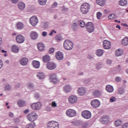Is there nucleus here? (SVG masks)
Returning <instances> with one entry per match:
<instances>
[{
    "label": "nucleus",
    "mask_w": 128,
    "mask_h": 128,
    "mask_svg": "<svg viewBox=\"0 0 128 128\" xmlns=\"http://www.w3.org/2000/svg\"><path fill=\"white\" fill-rule=\"evenodd\" d=\"M58 2H54L53 4L52 5V8H56V6H58Z\"/></svg>",
    "instance_id": "49"
},
{
    "label": "nucleus",
    "mask_w": 128,
    "mask_h": 128,
    "mask_svg": "<svg viewBox=\"0 0 128 128\" xmlns=\"http://www.w3.org/2000/svg\"><path fill=\"white\" fill-rule=\"evenodd\" d=\"M79 24L81 28H84V26H86V23L84 21H80L79 23Z\"/></svg>",
    "instance_id": "48"
},
{
    "label": "nucleus",
    "mask_w": 128,
    "mask_h": 128,
    "mask_svg": "<svg viewBox=\"0 0 128 128\" xmlns=\"http://www.w3.org/2000/svg\"><path fill=\"white\" fill-rule=\"evenodd\" d=\"M30 38L32 40H36L38 36V34L36 33V32H32L30 34Z\"/></svg>",
    "instance_id": "22"
},
{
    "label": "nucleus",
    "mask_w": 128,
    "mask_h": 128,
    "mask_svg": "<svg viewBox=\"0 0 128 128\" xmlns=\"http://www.w3.org/2000/svg\"><path fill=\"white\" fill-rule=\"evenodd\" d=\"M86 92V89L84 87H80L78 88V94L79 96H84Z\"/></svg>",
    "instance_id": "17"
},
{
    "label": "nucleus",
    "mask_w": 128,
    "mask_h": 128,
    "mask_svg": "<svg viewBox=\"0 0 128 128\" xmlns=\"http://www.w3.org/2000/svg\"><path fill=\"white\" fill-rule=\"evenodd\" d=\"M86 28L88 32L90 34L94 32V26L92 22H88L86 25Z\"/></svg>",
    "instance_id": "4"
},
{
    "label": "nucleus",
    "mask_w": 128,
    "mask_h": 128,
    "mask_svg": "<svg viewBox=\"0 0 128 128\" xmlns=\"http://www.w3.org/2000/svg\"><path fill=\"white\" fill-rule=\"evenodd\" d=\"M4 66V64L2 63V61L1 60H0V70Z\"/></svg>",
    "instance_id": "62"
},
{
    "label": "nucleus",
    "mask_w": 128,
    "mask_h": 128,
    "mask_svg": "<svg viewBox=\"0 0 128 128\" xmlns=\"http://www.w3.org/2000/svg\"><path fill=\"white\" fill-rule=\"evenodd\" d=\"M87 58H88V60H92V58H94V56H92V54H89Z\"/></svg>",
    "instance_id": "56"
},
{
    "label": "nucleus",
    "mask_w": 128,
    "mask_h": 128,
    "mask_svg": "<svg viewBox=\"0 0 128 128\" xmlns=\"http://www.w3.org/2000/svg\"><path fill=\"white\" fill-rule=\"evenodd\" d=\"M28 59L26 58H23L20 60V64L22 66H26V64H28Z\"/></svg>",
    "instance_id": "21"
},
{
    "label": "nucleus",
    "mask_w": 128,
    "mask_h": 128,
    "mask_svg": "<svg viewBox=\"0 0 128 128\" xmlns=\"http://www.w3.org/2000/svg\"><path fill=\"white\" fill-rule=\"evenodd\" d=\"M8 116H10V118H14V114H12V112H9Z\"/></svg>",
    "instance_id": "63"
},
{
    "label": "nucleus",
    "mask_w": 128,
    "mask_h": 128,
    "mask_svg": "<svg viewBox=\"0 0 128 128\" xmlns=\"http://www.w3.org/2000/svg\"><path fill=\"white\" fill-rule=\"evenodd\" d=\"M18 8L20 10H24L26 8V4L24 2H19L18 3Z\"/></svg>",
    "instance_id": "23"
},
{
    "label": "nucleus",
    "mask_w": 128,
    "mask_h": 128,
    "mask_svg": "<svg viewBox=\"0 0 128 128\" xmlns=\"http://www.w3.org/2000/svg\"><path fill=\"white\" fill-rule=\"evenodd\" d=\"M122 44L123 46H128V37H126L122 40Z\"/></svg>",
    "instance_id": "34"
},
{
    "label": "nucleus",
    "mask_w": 128,
    "mask_h": 128,
    "mask_svg": "<svg viewBox=\"0 0 128 128\" xmlns=\"http://www.w3.org/2000/svg\"><path fill=\"white\" fill-rule=\"evenodd\" d=\"M116 98L114 96H112L110 98V102H116Z\"/></svg>",
    "instance_id": "50"
},
{
    "label": "nucleus",
    "mask_w": 128,
    "mask_h": 128,
    "mask_svg": "<svg viewBox=\"0 0 128 128\" xmlns=\"http://www.w3.org/2000/svg\"><path fill=\"white\" fill-rule=\"evenodd\" d=\"M42 60L44 62H48L50 60V55H46L42 57Z\"/></svg>",
    "instance_id": "29"
},
{
    "label": "nucleus",
    "mask_w": 128,
    "mask_h": 128,
    "mask_svg": "<svg viewBox=\"0 0 128 128\" xmlns=\"http://www.w3.org/2000/svg\"><path fill=\"white\" fill-rule=\"evenodd\" d=\"M102 94V92L100 90H94L92 92V96H94V98H100Z\"/></svg>",
    "instance_id": "15"
},
{
    "label": "nucleus",
    "mask_w": 128,
    "mask_h": 128,
    "mask_svg": "<svg viewBox=\"0 0 128 128\" xmlns=\"http://www.w3.org/2000/svg\"><path fill=\"white\" fill-rule=\"evenodd\" d=\"M42 36L46 37V36H48V32H42Z\"/></svg>",
    "instance_id": "60"
},
{
    "label": "nucleus",
    "mask_w": 128,
    "mask_h": 128,
    "mask_svg": "<svg viewBox=\"0 0 128 128\" xmlns=\"http://www.w3.org/2000/svg\"><path fill=\"white\" fill-rule=\"evenodd\" d=\"M50 78L52 82H54V84H56L58 82V78H56V74H54L50 76Z\"/></svg>",
    "instance_id": "19"
},
{
    "label": "nucleus",
    "mask_w": 128,
    "mask_h": 128,
    "mask_svg": "<svg viewBox=\"0 0 128 128\" xmlns=\"http://www.w3.org/2000/svg\"><path fill=\"white\" fill-rule=\"evenodd\" d=\"M54 48H51L48 50L49 54H54Z\"/></svg>",
    "instance_id": "52"
},
{
    "label": "nucleus",
    "mask_w": 128,
    "mask_h": 128,
    "mask_svg": "<svg viewBox=\"0 0 128 128\" xmlns=\"http://www.w3.org/2000/svg\"><path fill=\"white\" fill-rule=\"evenodd\" d=\"M12 50L13 52H18V50H20V49H18V47L16 46H13Z\"/></svg>",
    "instance_id": "39"
},
{
    "label": "nucleus",
    "mask_w": 128,
    "mask_h": 128,
    "mask_svg": "<svg viewBox=\"0 0 128 128\" xmlns=\"http://www.w3.org/2000/svg\"><path fill=\"white\" fill-rule=\"evenodd\" d=\"M106 64L110 65V64H112V60H110V59H108L106 60Z\"/></svg>",
    "instance_id": "51"
},
{
    "label": "nucleus",
    "mask_w": 128,
    "mask_h": 128,
    "mask_svg": "<svg viewBox=\"0 0 128 128\" xmlns=\"http://www.w3.org/2000/svg\"><path fill=\"white\" fill-rule=\"evenodd\" d=\"M36 76L39 78V80H42L44 78V74L42 72H39Z\"/></svg>",
    "instance_id": "36"
},
{
    "label": "nucleus",
    "mask_w": 128,
    "mask_h": 128,
    "mask_svg": "<svg viewBox=\"0 0 128 128\" xmlns=\"http://www.w3.org/2000/svg\"><path fill=\"white\" fill-rule=\"evenodd\" d=\"M16 40L18 44H22L24 42V37L21 34L18 35L16 36Z\"/></svg>",
    "instance_id": "16"
},
{
    "label": "nucleus",
    "mask_w": 128,
    "mask_h": 128,
    "mask_svg": "<svg viewBox=\"0 0 128 128\" xmlns=\"http://www.w3.org/2000/svg\"><path fill=\"white\" fill-rule=\"evenodd\" d=\"M56 68V64L54 62H48L46 64V68L48 70H54Z\"/></svg>",
    "instance_id": "11"
},
{
    "label": "nucleus",
    "mask_w": 128,
    "mask_h": 128,
    "mask_svg": "<svg viewBox=\"0 0 128 128\" xmlns=\"http://www.w3.org/2000/svg\"><path fill=\"white\" fill-rule=\"evenodd\" d=\"M55 38L56 40L60 42V40H62V37L60 35H57L56 36Z\"/></svg>",
    "instance_id": "46"
},
{
    "label": "nucleus",
    "mask_w": 128,
    "mask_h": 128,
    "mask_svg": "<svg viewBox=\"0 0 128 128\" xmlns=\"http://www.w3.org/2000/svg\"><path fill=\"white\" fill-rule=\"evenodd\" d=\"M124 54L122 50L119 48L116 51L115 54L116 56H120Z\"/></svg>",
    "instance_id": "25"
},
{
    "label": "nucleus",
    "mask_w": 128,
    "mask_h": 128,
    "mask_svg": "<svg viewBox=\"0 0 128 128\" xmlns=\"http://www.w3.org/2000/svg\"><path fill=\"white\" fill-rule=\"evenodd\" d=\"M66 114L70 118H74L76 116V112L73 109H69L66 111Z\"/></svg>",
    "instance_id": "8"
},
{
    "label": "nucleus",
    "mask_w": 128,
    "mask_h": 128,
    "mask_svg": "<svg viewBox=\"0 0 128 128\" xmlns=\"http://www.w3.org/2000/svg\"><path fill=\"white\" fill-rule=\"evenodd\" d=\"M71 123L73 126H80L81 124L80 121L78 120H74Z\"/></svg>",
    "instance_id": "28"
},
{
    "label": "nucleus",
    "mask_w": 128,
    "mask_h": 128,
    "mask_svg": "<svg viewBox=\"0 0 128 128\" xmlns=\"http://www.w3.org/2000/svg\"><path fill=\"white\" fill-rule=\"evenodd\" d=\"M96 2L100 6H104L106 4V0H96Z\"/></svg>",
    "instance_id": "26"
},
{
    "label": "nucleus",
    "mask_w": 128,
    "mask_h": 128,
    "mask_svg": "<svg viewBox=\"0 0 128 128\" xmlns=\"http://www.w3.org/2000/svg\"><path fill=\"white\" fill-rule=\"evenodd\" d=\"M112 46L110 42L108 40H104L103 41V46L105 50H110V48Z\"/></svg>",
    "instance_id": "14"
},
{
    "label": "nucleus",
    "mask_w": 128,
    "mask_h": 128,
    "mask_svg": "<svg viewBox=\"0 0 128 128\" xmlns=\"http://www.w3.org/2000/svg\"><path fill=\"white\" fill-rule=\"evenodd\" d=\"M32 64H33V66L35 68H40V62L36 61V60L32 61Z\"/></svg>",
    "instance_id": "27"
},
{
    "label": "nucleus",
    "mask_w": 128,
    "mask_h": 128,
    "mask_svg": "<svg viewBox=\"0 0 128 128\" xmlns=\"http://www.w3.org/2000/svg\"><path fill=\"white\" fill-rule=\"evenodd\" d=\"M121 70L122 69L120 68V65H118V67L116 68V72H120Z\"/></svg>",
    "instance_id": "58"
},
{
    "label": "nucleus",
    "mask_w": 128,
    "mask_h": 128,
    "mask_svg": "<svg viewBox=\"0 0 128 128\" xmlns=\"http://www.w3.org/2000/svg\"><path fill=\"white\" fill-rule=\"evenodd\" d=\"M122 128H128V123H126L122 125Z\"/></svg>",
    "instance_id": "59"
},
{
    "label": "nucleus",
    "mask_w": 128,
    "mask_h": 128,
    "mask_svg": "<svg viewBox=\"0 0 128 128\" xmlns=\"http://www.w3.org/2000/svg\"><path fill=\"white\" fill-rule=\"evenodd\" d=\"M119 4L122 6H126L128 4V2L126 0H120L119 2Z\"/></svg>",
    "instance_id": "35"
},
{
    "label": "nucleus",
    "mask_w": 128,
    "mask_h": 128,
    "mask_svg": "<svg viewBox=\"0 0 128 128\" xmlns=\"http://www.w3.org/2000/svg\"><path fill=\"white\" fill-rule=\"evenodd\" d=\"M38 50H40V52H42L44 50V44L42 42H39L38 45Z\"/></svg>",
    "instance_id": "20"
},
{
    "label": "nucleus",
    "mask_w": 128,
    "mask_h": 128,
    "mask_svg": "<svg viewBox=\"0 0 128 128\" xmlns=\"http://www.w3.org/2000/svg\"><path fill=\"white\" fill-rule=\"evenodd\" d=\"M68 100L70 104H76L78 102V97L74 95H72L68 97Z\"/></svg>",
    "instance_id": "10"
},
{
    "label": "nucleus",
    "mask_w": 128,
    "mask_h": 128,
    "mask_svg": "<svg viewBox=\"0 0 128 128\" xmlns=\"http://www.w3.org/2000/svg\"><path fill=\"white\" fill-rule=\"evenodd\" d=\"M100 122L103 124H108L110 122V116H103L100 118Z\"/></svg>",
    "instance_id": "9"
},
{
    "label": "nucleus",
    "mask_w": 128,
    "mask_h": 128,
    "mask_svg": "<svg viewBox=\"0 0 128 128\" xmlns=\"http://www.w3.org/2000/svg\"><path fill=\"white\" fill-rule=\"evenodd\" d=\"M104 50L102 49H98L96 51V55L98 56H102L104 54Z\"/></svg>",
    "instance_id": "32"
},
{
    "label": "nucleus",
    "mask_w": 128,
    "mask_h": 128,
    "mask_svg": "<svg viewBox=\"0 0 128 128\" xmlns=\"http://www.w3.org/2000/svg\"><path fill=\"white\" fill-rule=\"evenodd\" d=\"M48 128H58V123L56 121H50L47 124Z\"/></svg>",
    "instance_id": "7"
},
{
    "label": "nucleus",
    "mask_w": 128,
    "mask_h": 128,
    "mask_svg": "<svg viewBox=\"0 0 128 128\" xmlns=\"http://www.w3.org/2000/svg\"><path fill=\"white\" fill-rule=\"evenodd\" d=\"M56 58L58 60H64V54L60 52H58L56 54Z\"/></svg>",
    "instance_id": "18"
},
{
    "label": "nucleus",
    "mask_w": 128,
    "mask_h": 128,
    "mask_svg": "<svg viewBox=\"0 0 128 128\" xmlns=\"http://www.w3.org/2000/svg\"><path fill=\"white\" fill-rule=\"evenodd\" d=\"M24 27V24L20 22H18L16 24V28L17 30H22Z\"/></svg>",
    "instance_id": "31"
},
{
    "label": "nucleus",
    "mask_w": 128,
    "mask_h": 128,
    "mask_svg": "<svg viewBox=\"0 0 128 128\" xmlns=\"http://www.w3.org/2000/svg\"><path fill=\"white\" fill-rule=\"evenodd\" d=\"M12 4H16L18 2V0H11Z\"/></svg>",
    "instance_id": "61"
},
{
    "label": "nucleus",
    "mask_w": 128,
    "mask_h": 128,
    "mask_svg": "<svg viewBox=\"0 0 128 128\" xmlns=\"http://www.w3.org/2000/svg\"><path fill=\"white\" fill-rule=\"evenodd\" d=\"M83 128H88V123H85L82 126Z\"/></svg>",
    "instance_id": "64"
},
{
    "label": "nucleus",
    "mask_w": 128,
    "mask_h": 128,
    "mask_svg": "<svg viewBox=\"0 0 128 128\" xmlns=\"http://www.w3.org/2000/svg\"><path fill=\"white\" fill-rule=\"evenodd\" d=\"M90 5L88 3H84L82 4L80 8V11L82 14H86L90 12Z\"/></svg>",
    "instance_id": "1"
},
{
    "label": "nucleus",
    "mask_w": 128,
    "mask_h": 128,
    "mask_svg": "<svg viewBox=\"0 0 128 128\" xmlns=\"http://www.w3.org/2000/svg\"><path fill=\"white\" fill-rule=\"evenodd\" d=\"M47 0H38V4L40 6H44L46 4Z\"/></svg>",
    "instance_id": "43"
},
{
    "label": "nucleus",
    "mask_w": 128,
    "mask_h": 128,
    "mask_svg": "<svg viewBox=\"0 0 128 128\" xmlns=\"http://www.w3.org/2000/svg\"><path fill=\"white\" fill-rule=\"evenodd\" d=\"M78 24H76V23H73L72 24V30H74V32L76 31V30H78Z\"/></svg>",
    "instance_id": "40"
},
{
    "label": "nucleus",
    "mask_w": 128,
    "mask_h": 128,
    "mask_svg": "<svg viewBox=\"0 0 128 128\" xmlns=\"http://www.w3.org/2000/svg\"><path fill=\"white\" fill-rule=\"evenodd\" d=\"M118 92L119 94H124V89L123 88H119L118 89Z\"/></svg>",
    "instance_id": "44"
},
{
    "label": "nucleus",
    "mask_w": 128,
    "mask_h": 128,
    "mask_svg": "<svg viewBox=\"0 0 128 128\" xmlns=\"http://www.w3.org/2000/svg\"><path fill=\"white\" fill-rule=\"evenodd\" d=\"M18 104L20 108H22L26 106V101L24 100H20L18 102Z\"/></svg>",
    "instance_id": "33"
},
{
    "label": "nucleus",
    "mask_w": 128,
    "mask_h": 128,
    "mask_svg": "<svg viewBox=\"0 0 128 128\" xmlns=\"http://www.w3.org/2000/svg\"><path fill=\"white\" fill-rule=\"evenodd\" d=\"M82 116L84 118L90 120L92 118V112L87 110H84L82 112Z\"/></svg>",
    "instance_id": "5"
},
{
    "label": "nucleus",
    "mask_w": 128,
    "mask_h": 128,
    "mask_svg": "<svg viewBox=\"0 0 128 128\" xmlns=\"http://www.w3.org/2000/svg\"><path fill=\"white\" fill-rule=\"evenodd\" d=\"M106 90L108 92H114V87L110 85H107L106 86Z\"/></svg>",
    "instance_id": "30"
},
{
    "label": "nucleus",
    "mask_w": 128,
    "mask_h": 128,
    "mask_svg": "<svg viewBox=\"0 0 128 128\" xmlns=\"http://www.w3.org/2000/svg\"><path fill=\"white\" fill-rule=\"evenodd\" d=\"M30 106L34 110H40L42 106V104L40 102H37L32 104Z\"/></svg>",
    "instance_id": "6"
},
{
    "label": "nucleus",
    "mask_w": 128,
    "mask_h": 128,
    "mask_svg": "<svg viewBox=\"0 0 128 128\" xmlns=\"http://www.w3.org/2000/svg\"><path fill=\"white\" fill-rule=\"evenodd\" d=\"M38 18L36 16H33L30 18V23L33 26H36V24H38Z\"/></svg>",
    "instance_id": "12"
},
{
    "label": "nucleus",
    "mask_w": 128,
    "mask_h": 128,
    "mask_svg": "<svg viewBox=\"0 0 128 128\" xmlns=\"http://www.w3.org/2000/svg\"><path fill=\"white\" fill-rule=\"evenodd\" d=\"M70 90H72V86L70 84L66 85L64 86V92L68 94V92H70Z\"/></svg>",
    "instance_id": "24"
},
{
    "label": "nucleus",
    "mask_w": 128,
    "mask_h": 128,
    "mask_svg": "<svg viewBox=\"0 0 128 128\" xmlns=\"http://www.w3.org/2000/svg\"><path fill=\"white\" fill-rule=\"evenodd\" d=\"M90 104L93 108H98L100 106V102L98 99L92 100Z\"/></svg>",
    "instance_id": "13"
},
{
    "label": "nucleus",
    "mask_w": 128,
    "mask_h": 128,
    "mask_svg": "<svg viewBox=\"0 0 128 128\" xmlns=\"http://www.w3.org/2000/svg\"><path fill=\"white\" fill-rule=\"evenodd\" d=\"M28 86L29 88H34V84L32 83H28Z\"/></svg>",
    "instance_id": "53"
},
{
    "label": "nucleus",
    "mask_w": 128,
    "mask_h": 128,
    "mask_svg": "<svg viewBox=\"0 0 128 128\" xmlns=\"http://www.w3.org/2000/svg\"><path fill=\"white\" fill-rule=\"evenodd\" d=\"M108 18L109 20H114V18H116V14H110L108 16Z\"/></svg>",
    "instance_id": "45"
},
{
    "label": "nucleus",
    "mask_w": 128,
    "mask_h": 128,
    "mask_svg": "<svg viewBox=\"0 0 128 128\" xmlns=\"http://www.w3.org/2000/svg\"><path fill=\"white\" fill-rule=\"evenodd\" d=\"M12 88V86L10 84H6L4 86L5 90H10Z\"/></svg>",
    "instance_id": "42"
},
{
    "label": "nucleus",
    "mask_w": 128,
    "mask_h": 128,
    "mask_svg": "<svg viewBox=\"0 0 128 128\" xmlns=\"http://www.w3.org/2000/svg\"><path fill=\"white\" fill-rule=\"evenodd\" d=\"M26 118L29 122H34V120H38V114H36V112H31L27 114Z\"/></svg>",
    "instance_id": "2"
},
{
    "label": "nucleus",
    "mask_w": 128,
    "mask_h": 128,
    "mask_svg": "<svg viewBox=\"0 0 128 128\" xmlns=\"http://www.w3.org/2000/svg\"><path fill=\"white\" fill-rule=\"evenodd\" d=\"M114 124L116 126H120L122 124V122L120 120H117L115 121Z\"/></svg>",
    "instance_id": "37"
},
{
    "label": "nucleus",
    "mask_w": 128,
    "mask_h": 128,
    "mask_svg": "<svg viewBox=\"0 0 128 128\" xmlns=\"http://www.w3.org/2000/svg\"><path fill=\"white\" fill-rule=\"evenodd\" d=\"M102 65L100 64H96V68L97 70H100V68H102Z\"/></svg>",
    "instance_id": "54"
},
{
    "label": "nucleus",
    "mask_w": 128,
    "mask_h": 128,
    "mask_svg": "<svg viewBox=\"0 0 128 128\" xmlns=\"http://www.w3.org/2000/svg\"><path fill=\"white\" fill-rule=\"evenodd\" d=\"M14 122L15 124H20V118H16L14 119Z\"/></svg>",
    "instance_id": "55"
},
{
    "label": "nucleus",
    "mask_w": 128,
    "mask_h": 128,
    "mask_svg": "<svg viewBox=\"0 0 128 128\" xmlns=\"http://www.w3.org/2000/svg\"><path fill=\"white\" fill-rule=\"evenodd\" d=\"M115 80L117 82H120V80H122V78L120 76H116L115 78Z\"/></svg>",
    "instance_id": "57"
},
{
    "label": "nucleus",
    "mask_w": 128,
    "mask_h": 128,
    "mask_svg": "<svg viewBox=\"0 0 128 128\" xmlns=\"http://www.w3.org/2000/svg\"><path fill=\"white\" fill-rule=\"evenodd\" d=\"M64 46L65 50H72L74 48V43L69 40H66L64 41Z\"/></svg>",
    "instance_id": "3"
},
{
    "label": "nucleus",
    "mask_w": 128,
    "mask_h": 128,
    "mask_svg": "<svg viewBox=\"0 0 128 128\" xmlns=\"http://www.w3.org/2000/svg\"><path fill=\"white\" fill-rule=\"evenodd\" d=\"M36 124L34 122L26 125V128H36Z\"/></svg>",
    "instance_id": "38"
},
{
    "label": "nucleus",
    "mask_w": 128,
    "mask_h": 128,
    "mask_svg": "<svg viewBox=\"0 0 128 128\" xmlns=\"http://www.w3.org/2000/svg\"><path fill=\"white\" fill-rule=\"evenodd\" d=\"M42 26L44 28H48V26H50V23L48 22H44L42 24Z\"/></svg>",
    "instance_id": "41"
},
{
    "label": "nucleus",
    "mask_w": 128,
    "mask_h": 128,
    "mask_svg": "<svg viewBox=\"0 0 128 128\" xmlns=\"http://www.w3.org/2000/svg\"><path fill=\"white\" fill-rule=\"evenodd\" d=\"M102 14L100 12H98L96 13V16L98 20H100V18H102Z\"/></svg>",
    "instance_id": "47"
}]
</instances>
